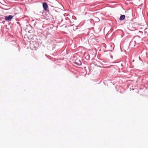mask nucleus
<instances>
[{
	"mask_svg": "<svg viewBox=\"0 0 148 148\" xmlns=\"http://www.w3.org/2000/svg\"><path fill=\"white\" fill-rule=\"evenodd\" d=\"M79 65H80L81 64V62L79 61V63H78Z\"/></svg>",
	"mask_w": 148,
	"mask_h": 148,
	"instance_id": "20e7f679",
	"label": "nucleus"
},
{
	"mask_svg": "<svg viewBox=\"0 0 148 148\" xmlns=\"http://www.w3.org/2000/svg\"><path fill=\"white\" fill-rule=\"evenodd\" d=\"M13 16L12 15H9L8 16H5V19L7 21H10L13 18Z\"/></svg>",
	"mask_w": 148,
	"mask_h": 148,
	"instance_id": "f257e3e1",
	"label": "nucleus"
},
{
	"mask_svg": "<svg viewBox=\"0 0 148 148\" xmlns=\"http://www.w3.org/2000/svg\"><path fill=\"white\" fill-rule=\"evenodd\" d=\"M42 6L43 8L45 10H47V9L48 8V5L46 3H43Z\"/></svg>",
	"mask_w": 148,
	"mask_h": 148,
	"instance_id": "f03ea898",
	"label": "nucleus"
},
{
	"mask_svg": "<svg viewBox=\"0 0 148 148\" xmlns=\"http://www.w3.org/2000/svg\"><path fill=\"white\" fill-rule=\"evenodd\" d=\"M125 18V16L124 15H121L119 18V20L120 21L123 20Z\"/></svg>",
	"mask_w": 148,
	"mask_h": 148,
	"instance_id": "7ed1b4c3",
	"label": "nucleus"
}]
</instances>
